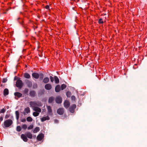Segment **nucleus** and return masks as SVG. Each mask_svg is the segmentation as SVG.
<instances>
[{
    "instance_id": "obj_1",
    "label": "nucleus",
    "mask_w": 147,
    "mask_h": 147,
    "mask_svg": "<svg viewBox=\"0 0 147 147\" xmlns=\"http://www.w3.org/2000/svg\"><path fill=\"white\" fill-rule=\"evenodd\" d=\"M12 121L11 119H8L5 121L4 125L6 127H8L10 126L12 123Z\"/></svg>"
},
{
    "instance_id": "obj_2",
    "label": "nucleus",
    "mask_w": 147,
    "mask_h": 147,
    "mask_svg": "<svg viewBox=\"0 0 147 147\" xmlns=\"http://www.w3.org/2000/svg\"><path fill=\"white\" fill-rule=\"evenodd\" d=\"M23 85V83L22 81L20 79L18 80L16 82V86L20 88H21Z\"/></svg>"
},
{
    "instance_id": "obj_3",
    "label": "nucleus",
    "mask_w": 147,
    "mask_h": 147,
    "mask_svg": "<svg viewBox=\"0 0 147 147\" xmlns=\"http://www.w3.org/2000/svg\"><path fill=\"white\" fill-rule=\"evenodd\" d=\"M30 112V108L29 107H27L24 109L23 114L24 115H25L29 113Z\"/></svg>"
},
{
    "instance_id": "obj_4",
    "label": "nucleus",
    "mask_w": 147,
    "mask_h": 147,
    "mask_svg": "<svg viewBox=\"0 0 147 147\" xmlns=\"http://www.w3.org/2000/svg\"><path fill=\"white\" fill-rule=\"evenodd\" d=\"M27 136L25 134H21V138L25 142H26L28 140V138H27Z\"/></svg>"
},
{
    "instance_id": "obj_5",
    "label": "nucleus",
    "mask_w": 147,
    "mask_h": 147,
    "mask_svg": "<svg viewBox=\"0 0 147 147\" xmlns=\"http://www.w3.org/2000/svg\"><path fill=\"white\" fill-rule=\"evenodd\" d=\"M44 135L41 134L38 135L37 137V139L38 141H41L44 138Z\"/></svg>"
},
{
    "instance_id": "obj_6",
    "label": "nucleus",
    "mask_w": 147,
    "mask_h": 147,
    "mask_svg": "<svg viewBox=\"0 0 147 147\" xmlns=\"http://www.w3.org/2000/svg\"><path fill=\"white\" fill-rule=\"evenodd\" d=\"M55 101L56 103H60L62 102V98L58 96L56 98Z\"/></svg>"
},
{
    "instance_id": "obj_7",
    "label": "nucleus",
    "mask_w": 147,
    "mask_h": 147,
    "mask_svg": "<svg viewBox=\"0 0 147 147\" xmlns=\"http://www.w3.org/2000/svg\"><path fill=\"white\" fill-rule=\"evenodd\" d=\"M76 105H72L69 108L70 111L71 113H73L74 111V110L76 109Z\"/></svg>"
},
{
    "instance_id": "obj_8",
    "label": "nucleus",
    "mask_w": 147,
    "mask_h": 147,
    "mask_svg": "<svg viewBox=\"0 0 147 147\" xmlns=\"http://www.w3.org/2000/svg\"><path fill=\"white\" fill-rule=\"evenodd\" d=\"M64 113V110L63 108H59L57 110V113L59 115H62Z\"/></svg>"
},
{
    "instance_id": "obj_9",
    "label": "nucleus",
    "mask_w": 147,
    "mask_h": 147,
    "mask_svg": "<svg viewBox=\"0 0 147 147\" xmlns=\"http://www.w3.org/2000/svg\"><path fill=\"white\" fill-rule=\"evenodd\" d=\"M25 134L28 138L30 139L32 138V135L30 132H27L25 133Z\"/></svg>"
},
{
    "instance_id": "obj_10",
    "label": "nucleus",
    "mask_w": 147,
    "mask_h": 147,
    "mask_svg": "<svg viewBox=\"0 0 147 147\" xmlns=\"http://www.w3.org/2000/svg\"><path fill=\"white\" fill-rule=\"evenodd\" d=\"M64 104L65 107L67 108L70 105V103L68 101L65 100L64 102Z\"/></svg>"
},
{
    "instance_id": "obj_11",
    "label": "nucleus",
    "mask_w": 147,
    "mask_h": 147,
    "mask_svg": "<svg viewBox=\"0 0 147 147\" xmlns=\"http://www.w3.org/2000/svg\"><path fill=\"white\" fill-rule=\"evenodd\" d=\"M33 110L35 111L39 112V113H40L41 111V109L40 108L36 107H34V108H33Z\"/></svg>"
},
{
    "instance_id": "obj_12",
    "label": "nucleus",
    "mask_w": 147,
    "mask_h": 147,
    "mask_svg": "<svg viewBox=\"0 0 147 147\" xmlns=\"http://www.w3.org/2000/svg\"><path fill=\"white\" fill-rule=\"evenodd\" d=\"M32 76L35 79L38 78L39 76V74L36 73H33L32 74Z\"/></svg>"
},
{
    "instance_id": "obj_13",
    "label": "nucleus",
    "mask_w": 147,
    "mask_h": 147,
    "mask_svg": "<svg viewBox=\"0 0 147 147\" xmlns=\"http://www.w3.org/2000/svg\"><path fill=\"white\" fill-rule=\"evenodd\" d=\"M26 84L29 87H31L32 85V82L28 80L26 81Z\"/></svg>"
},
{
    "instance_id": "obj_14",
    "label": "nucleus",
    "mask_w": 147,
    "mask_h": 147,
    "mask_svg": "<svg viewBox=\"0 0 147 147\" xmlns=\"http://www.w3.org/2000/svg\"><path fill=\"white\" fill-rule=\"evenodd\" d=\"M49 119L50 118L48 116H47L42 118L41 119V120L42 122H43L47 120H49Z\"/></svg>"
},
{
    "instance_id": "obj_15",
    "label": "nucleus",
    "mask_w": 147,
    "mask_h": 147,
    "mask_svg": "<svg viewBox=\"0 0 147 147\" xmlns=\"http://www.w3.org/2000/svg\"><path fill=\"white\" fill-rule=\"evenodd\" d=\"M45 88L47 90H50L51 88V86L49 84H46L45 86Z\"/></svg>"
},
{
    "instance_id": "obj_16",
    "label": "nucleus",
    "mask_w": 147,
    "mask_h": 147,
    "mask_svg": "<svg viewBox=\"0 0 147 147\" xmlns=\"http://www.w3.org/2000/svg\"><path fill=\"white\" fill-rule=\"evenodd\" d=\"M61 90V87L59 85H57L55 87V91L56 92H59Z\"/></svg>"
},
{
    "instance_id": "obj_17",
    "label": "nucleus",
    "mask_w": 147,
    "mask_h": 147,
    "mask_svg": "<svg viewBox=\"0 0 147 147\" xmlns=\"http://www.w3.org/2000/svg\"><path fill=\"white\" fill-rule=\"evenodd\" d=\"M36 102L31 101L30 102V105L31 107L34 108V107H36Z\"/></svg>"
},
{
    "instance_id": "obj_18",
    "label": "nucleus",
    "mask_w": 147,
    "mask_h": 147,
    "mask_svg": "<svg viewBox=\"0 0 147 147\" xmlns=\"http://www.w3.org/2000/svg\"><path fill=\"white\" fill-rule=\"evenodd\" d=\"M14 95L16 96L18 98H20L22 96V94L19 92H16L14 93Z\"/></svg>"
},
{
    "instance_id": "obj_19",
    "label": "nucleus",
    "mask_w": 147,
    "mask_h": 147,
    "mask_svg": "<svg viewBox=\"0 0 147 147\" xmlns=\"http://www.w3.org/2000/svg\"><path fill=\"white\" fill-rule=\"evenodd\" d=\"M9 94V91L7 89L5 88L3 91V94L5 96H6Z\"/></svg>"
},
{
    "instance_id": "obj_20",
    "label": "nucleus",
    "mask_w": 147,
    "mask_h": 147,
    "mask_svg": "<svg viewBox=\"0 0 147 147\" xmlns=\"http://www.w3.org/2000/svg\"><path fill=\"white\" fill-rule=\"evenodd\" d=\"M48 112L49 114H50L52 113V109L50 106H47Z\"/></svg>"
},
{
    "instance_id": "obj_21",
    "label": "nucleus",
    "mask_w": 147,
    "mask_h": 147,
    "mask_svg": "<svg viewBox=\"0 0 147 147\" xmlns=\"http://www.w3.org/2000/svg\"><path fill=\"white\" fill-rule=\"evenodd\" d=\"M24 77L27 79H29L30 78V75L28 73H26L24 74Z\"/></svg>"
},
{
    "instance_id": "obj_22",
    "label": "nucleus",
    "mask_w": 147,
    "mask_h": 147,
    "mask_svg": "<svg viewBox=\"0 0 147 147\" xmlns=\"http://www.w3.org/2000/svg\"><path fill=\"white\" fill-rule=\"evenodd\" d=\"M15 114L16 119L18 120L19 118V111H16L15 112Z\"/></svg>"
},
{
    "instance_id": "obj_23",
    "label": "nucleus",
    "mask_w": 147,
    "mask_h": 147,
    "mask_svg": "<svg viewBox=\"0 0 147 147\" xmlns=\"http://www.w3.org/2000/svg\"><path fill=\"white\" fill-rule=\"evenodd\" d=\"M54 80L55 83L56 84H58L59 82V80L58 77L56 76H55Z\"/></svg>"
},
{
    "instance_id": "obj_24",
    "label": "nucleus",
    "mask_w": 147,
    "mask_h": 147,
    "mask_svg": "<svg viewBox=\"0 0 147 147\" xmlns=\"http://www.w3.org/2000/svg\"><path fill=\"white\" fill-rule=\"evenodd\" d=\"M40 130V128L38 127H36L34 129L33 132L34 133H36L39 131Z\"/></svg>"
},
{
    "instance_id": "obj_25",
    "label": "nucleus",
    "mask_w": 147,
    "mask_h": 147,
    "mask_svg": "<svg viewBox=\"0 0 147 147\" xmlns=\"http://www.w3.org/2000/svg\"><path fill=\"white\" fill-rule=\"evenodd\" d=\"M49 81V78L46 77L44 78L43 80V82L45 83H48Z\"/></svg>"
},
{
    "instance_id": "obj_26",
    "label": "nucleus",
    "mask_w": 147,
    "mask_h": 147,
    "mask_svg": "<svg viewBox=\"0 0 147 147\" xmlns=\"http://www.w3.org/2000/svg\"><path fill=\"white\" fill-rule=\"evenodd\" d=\"M35 92L34 91H32L30 92V95L31 96H34L35 95Z\"/></svg>"
},
{
    "instance_id": "obj_27",
    "label": "nucleus",
    "mask_w": 147,
    "mask_h": 147,
    "mask_svg": "<svg viewBox=\"0 0 147 147\" xmlns=\"http://www.w3.org/2000/svg\"><path fill=\"white\" fill-rule=\"evenodd\" d=\"M27 121L28 122H31L32 121V119L30 117H28L27 118Z\"/></svg>"
},
{
    "instance_id": "obj_28",
    "label": "nucleus",
    "mask_w": 147,
    "mask_h": 147,
    "mask_svg": "<svg viewBox=\"0 0 147 147\" xmlns=\"http://www.w3.org/2000/svg\"><path fill=\"white\" fill-rule=\"evenodd\" d=\"M39 112H37L36 111L33 112V115L34 117H37L39 115Z\"/></svg>"
},
{
    "instance_id": "obj_29",
    "label": "nucleus",
    "mask_w": 147,
    "mask_h": 147,
    "mask_svg": "<svg viewBox=\"0 0 147 147\" xmlns=\"http://www.w3.org/2000/svg\"><path fill=\"white\" fill-rule=\"evenodd\" d=\"M54 99V98L53 97H50L49 100V102L50 103L52 102L53 101Z\"/></svg>"
},
{
    "instance_id": "obj_30",
    "label": "nucleus",
    "mask_w": 147,
    "mask_h": 147,
    "mask_svg": "<svg viewBox=\"0 0 147 147\" xmlns=\"http://www.w3.org/2000/svg\"><path fill=\"white\" fill-rule=\"evenodd\" d=\"M22 129L21 127L20 126H18L16 127V130L18 131L19 132L21 131Z\"/></svg>"
},
{
    "instance_id": "obj_31",
    "label": "nucleus",
    "mask_w": 147,
    "mask_h": 147,
    "mask_svg": "<svg viewBox=\"0 0 147 147\" xmlns=\"http://www.w3.org/2000/svg\"><path fill=\"white\" fill-rule=\"evenodd\" d=\"M22 128L24 129H26L27 127V126L26 124H23L22 126Z\"/></svg>"
},
{
    "instance_id": "obj_32",
    "label": "nucleus",
    "mask_w": 147,
    "mask_h": 147,
    "mask_svg": "<svg viewBox=\"0 0 147 147\" xmlns=\"http://www.w3.org/2000/svg\"><path fill=\"white\" fill-rule=\"evenodd\" d=\"M66 86L65 84H62L61 86V89L63 90L66 88Z\"/></svg>"
},
{
    "instance_id": "obj_33",
    "label": "nucleus",
    "mask_w": 147,
    "mask_h": 147,
    "mask_svg": "<svg viewBox=\"0 0 147 147\" xmlns=\"http://www.w3.org/2000/svg\"><path fill=\"white\" fill-rule=\"evenodd\" d=\"M36 106H38L40 107L42 106V104L41 102H36Z\"/></svg>"
},
{
    "instance_id": "obj_34",
    "label": "nucleus",
    "mask_w": 147,
    "mask_h": 147,
    "mask_svg": "<svg viewBox=\"0 0 147 147\" xmlns=\"http://www.w3.org/2000/svg\"><path fill=\"white\" fill-rule=\"evenodd\" d=\"M33 127V125H30L28 128V130L32 129Z\"/></svg>"
},
{
    "instance_id": "obj_35",
    "label": "nucleus",
    "mask_w": 147,
    "mask_h": 147,
    "mask_svg": "<svg viewBox=\"0 0 147 147\" xmlns=\"http://www.w3.org/2000/svg\"><path fill=\"white\" fill-rule=\"evenodd\" d=\"M66 95L68 97H70L71 96V92H67L66 93Z\"/></svg>"
},
{
    "instance_id": "obj_36",
    "label": "nucleus",
    "mask_w": 147,
    "mask_h": 147,
    "mask_svg": "<svg viewBox=\"0 0 147 147\" xmlns=\"http://www.w3.org/2000/svg\"><path fill=\"white\" fill-rule=\"evenodd\" d=\"M98 22L100 24H102L103 22L102 19L101 18L99 19L98 20Z\"/></svg>"
},
{
    "instance_id": "obj_37",
    "label": "nucleus",
    "mask_w": 147,
    "mask_h": 147,
    "mask_svg": "<svg viewBox=\"0 0 147 147\" xmlns=\"http://www.w3.org/2000/svg\"><path fill=\"white\" fill-rule=\"evenodd\" d=\"M5 110L3 108L1 109L0 111V113H3L5 112Z\"/></svg>"
},
{
    "instance_id": "obj_38",
    "label": "nucleus",
    "mask_w": 147,
    "mask_h": 147,
    "mask_svg": "<svg viewBox=\"0 0 147 147\" xmlns=\"http://www.w3.org/2000/svg\"><path fill=\"white\" fill-rule=\"evenodd\" d=\"M28 89H25L24 91V94H27L28 92Z\"/></svg>"
},
{
    "instance_id": "obj_39",
    "label": "nucleus",
    "mask_w": 147,
    "mask_h": 147,
    "mask_svg": "<svg viewBox=\"0 0 147 147\" xmlns=\"http://www.w3.org/2000/svg\"><path fill=\"white\" fill-rule=\"evenodd\" d=\"M50 79L51 81V82H53L54 81V78L52 76H51L50 77Z\"/></svg>"
},
{
    "instance_id": "obj_40",
    "label": "nucleus",
    "mask_w": 147,
    "mask_h": 147,
    "mask_svg": "<svg viewBox=\"0 0 147 147\" xmlns=\"http://www.w3.org/2000/svg\"><path fill=\"white\" fill-rule=\"evenodd\" d=\"M21 121L22 122H25L26 121V120L25 118H23L21 119Z\"/></svg>"
},
{
    "instance_id": "obj_41",
    "label": "nucleus",
    "mask_w": 147,
    "mask_h": 147,
    "mask_svg": "<svg viewBox=\"0 0 147 147\" xmlns=\"http://www.w3.org/2000/svg\"><path fill=\"white\" fill-rule=\"evenodd\" d=\"M71 98L72 100H75L76 99V97L74 96H72L71 97Z\"/></svg>"
},
{
    "instance_id": "obj_42",
    "label": "nucleus",
    "mask_w": 147,
    "mask_h": 147,
    "mask_svg": "<svg viewBox=\"0 0 147 147\" xmlns=\"http://www.w3.org/2000/svg\"><path fill=\"white\" fill-rule=\"evenodd\" d=\"M7 80L6 79H3L2 80V82H3V83H5V82H7Z\"/></svg>"
},
{
    "instance_id": "obj_43",
    "label": "nucleus",
    "mask_w": 147,
    "mask_h": 147,
    "mask_svg": "<svg viewBox=\"0 0 147 147\" xmlns=\"http://www.w3.org/2000/svg\"><path fill=\"white\" fill-rule=\"evenodd\" d=\"M45 8L46 9H48V10L50 9H49V7L48 5H46L45 7Z\"/></svg>"
},
{
    "instance_id": "obj_44",
    "label": "nucleus",
    "mask_w": 147,
    "mask_h": 147,
    "mask_svg": "<svg viewBox=\"0 0 147 147\" xmlns=\"http://www.w3.org/2000/svg\"><path fill=\"white\" fill-rule=\"evenodd\" d=\"M9 117V115H6L5 116V119L8 118Z\"/></svg>"
},
{
    "instance_id": "obj_45",
    "label": "nucleus",
    "mask_w": 147,
    "mask_h": 147,
    "mask_svg": "<svg viewBox=\"0 0 147 147\" xmlns=\"http://www.w3.org/2000/svg\"><path fill=\"white\" fill-rule=\"evenodd\" d=\"M3 120V117L2 116L0 117V121H1Z\"/></svg>"
},
{
    "instance_id": "obj_46",
    "label": "nucleus",
    "mask_w": 147,
    "mask_h": 147,
    "mask_svg": "<svg viewBox=\"0 0 147 147\" xmlns=\"http://www.w3.org/2000/svg\"><path fill=\"white\" fill-rule=\"evenodd\" d=\"M55 123H57L58 122V121L57 120H55Z\"/></svg>"
},
{
    "instance_id": "obj_47",
    "label": "nucleus",
    "mask_w": 147,
    "mask_h": 147,
    "mask_svg": "<svg viewBox=\"0 0 147 147\" xmlns=\"http://www.w3.org/2000/svg\"><path fill=\"white\" fill-rule=\"evenodd\" d=\"M35 85H36V86L37 85H36V84Z\"/></svg>"
}]
</instances>
